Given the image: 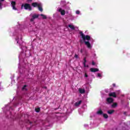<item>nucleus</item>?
<instances>
[{
    "instance_id": "f257e3e1",
    "label": "nucleus",
    "mask_w": 130,
    "mask_h": 130,
    "mask_svg": "<svg viewBox=\"0 0 130 130\" xmlns=\"http://www.w3.org/2000/svg\"><path fill=\"white\" fill-rule=\"evenodd\" d=\"M79 34L81 38L84 41V44L88 49H92L93 47V43L95 42V40L89 35H85L83 31H80Z\"/></svg>"
},
{
    "instance_id": "f03ea898",
    "label": "nucleus",
    "mask_w": 130,
    "mask_h": 130,
    "mask_svg": "<svg viewBox=\"0 0 130 130\" xmlns=\"http://www.w3.org/2000/svg\"><path fill=\"white\" fill-rule=\"evenodd\" d=\"M15 41L17 43V44L19 45V46H21V45H24V43L23 42V40H22L21 35H19L16 36L15 38Z\"/></svg>"
},
{
    "instance_id": "7ed1b4c3",
    "label": "nucleus",
    "mask_w": 130,
    "mask_h": 130,
    "mask_svg": "<svg viewBox=\"0 0 130 130\" xmlns=\"http://www.w3.org/2000/svg\"><path fill=\"white\" fill-rule=\"evenodd\" d=\"M32 7H34V8H36V7H38L39 11L40 12H42L43 11V9H42V4L40 3H33L31 4Z\"/></svg>"
},
{
    "instance_id": "20e7f679",
    "label": "nucleus",
    "mask_w": 130,
    "mask_h": 130,
    "mask_svg": "<svg viewBox=\"0 0 130 130\" xmlns=\"http://www.w3.org/2000/svg\"><path fill=\"white\" fill-rule=\"evenodd\" d=\"M21 9H24V10H28V11H31L32 8L31 6L29 4H24L21 5Z\"/></svg>"
},
{
    "instance_id": "39448f33",
    "label": "nucleus",
    "mask_w": 130,
    "mask_h": 130,
    "mask_svg": "<svg viewBox=\"0 0 130 130\" xmlns=\"http://www.w3.org/2000/svg\"><path fill=\"white\" fill-rule=\"evenodd\" d=\"M30 16L31 17L30 22H34V20H35V19H37V18L39 17V15L36 14H30Z\"/></svg>"
},
{
    "instance_id": "423d86ee",
    "label": "nucleus",
    "mask_w": 130,
    "mask_h": 130,
    "mask_svg": "<svg viewBox=\"0 0 130 130\" xmlns=\"http://www.w3.org/2000/svg\"><path fill=\"white\" fill-rule=\"evenodd\" d=\"M20 48L23 50V51H25V56L28 57V55L27 54V53H28V54H30V51L26 50L27 49V47L25 46H23V47H20Z\"/></svg>"
},
{
    "instance_id": "0eeeda50",
    "label": "nucleus",
    "mask_w": 130,
    "mask_h": 130,
    "mask_svg": "<svg viewBox=\"0 0 130 130\" xmlns=\"http://www.w3.org/2000/svg\"><path fill=\"white\" fill-rule=\"evenodd\" d=\"M57 12H59V13H60L61 16H64L66 15V11L60 8H58L57 9Z\"/></svg>"
},
{
    "instance_id": "6e6552de",
    "label": "nucleus",
    "mask_w": 130,
    "mask_h": 130,
    "mask_svg": "<svg viewBox=\"0 0 130 130\" xmlns=\"http://www.w3.org/2000/svg\"><path fill=\"white\" fill-rule=\"evenodd\" d=\"M11 6H12L13 10H14V11H17V8H16V7H15V6H16L15 2H14V1L11 2Z\"/></svg>"
},
{
    "instance_id": "1a4fd4ad",
    "label": "nucleus",
    "mask_w": 130,
    "mask_h": 130,
    "mask_svg": "<svg viewBox=\"0 0 130 130\" xmlns=\"http://www.w3.org/2000/svg\"><path fill=\"white\" fill-rule=\"evenodd\" d=\"M116 93L118 94L117 92H111L109 94V95L110 97H114V98H116Z\"/></svg>"
},
{
    "instance_id": "9d476101",
    "label": "nucleus",
    "mask_w": 130,
    "mask_h": 130,
    "mask_svg": "<svg viewBox=\"0 0 130 130\" xmlns=\"http://www.w3.org/2000/svg\"><path fill=\"white\" fill-rule=\"evenodd\" d=\"M68 17L70 21H73V20H75V16L73 15L72 14H70Z\"/></svg>"
},
{
    "instance_id": "9b49d317",
    "label": "nucleus",
    "mask_w": 130,
    "mask_h": 130,
    "mask_svg": "<svg viewBox=\"0 0 130 130\" xmlns=\"http://www.w3.org/2000/svg\"><path fill=\"white\" fill-rule=\"evenodd\" d=\"M90 70V72H92V73H96V72H99V69L97 68H91Z\"/></svg>"
},
{
    "instance_id": "f8f14e48",
    "label": "nucleus",
    "mask_w": 130,
    "mask_h": 130,
    "mask_svg": "<svg viewBox=\"0 0 130 130\" xmlns=\"http://www.w3.org/2000/svg\"><path fill=\"white\" fill-rule=\"evenodd\" d=\"M103 72H101V73H98L96 75V78H99V79H102L103 76Z\"/></svg>"
},
{
    "instance_id": "ddd939ff",
    "label": "nucleus",
    "mask_w": 130,
    "mask_h": 130,
    "mask_svg": "<svg viewBox=\"0 0 130 130\" xmlns=\"http://www.w3.org/2000/svg\"><path fill=\"white\" fill-rule=\"evenodd\" d=\"M78 91L79 92V93H80V94H84V93H85V90L83 88H79Z\"/></svg>"
},
{
    "instance_id": "4468645a",
    "label": "nucleus",
    "mask_w": 130,
    "mask_h": 130,
    "mask_svg": "<svg viewBox=\"0 0 130 130\" xmlns=\"http://www.w3.org/2000/svg\"><path fill=\"white\" fill-rule=\"evenodd\" d=\"M107 102H108V103H112V102H113V99L111 98H107Z\"/></svg>"
},
{
    "instance_id": "2eb2a0df",
    "label": "nucleus",
    "mask_w": 130,
    "mask_h": 130,
    "mask_svg": "<svg viewBox=\"0 0 130 130\" xmlns=\"http://www.w3.org/2000/svg\"><path fill=\"white\" fill-rule=\"evenodd\" d=\"M69 28H70V29H71L72 30H75V28H76L74 25L71 24L69 25Z\"/></svg>"
},
{
    "instance_id": "dca6fc26",
    "label": "nucleus",
    "mask_w": 130,
    "mask_h": 130,
    "mask_svg": "<svg viewBox=\"0 0 130 130\" xmlns=\"http://www.w3.org/2000/svg\"><path fill=\"white\" fill-rule=\"evenodd\" d=\"M103 113V112L102 111V109H99L96 112V114H99V115L102 114Z\"/></svg>"
},
{
    "instance_id": "f3484780",
    "label": "nucleus",
    "mask_w": 130,
    "mask_h": 130,
    "mask_svg": "<svg viewBox=\"0 0 130 130\" xmlns=\"http://www.w3.org/2000/svg\"><path fill=\"white\" fill-rule=\"evenodd\" d=\"M81 103H82V101L77 102L75 103V106L78 107V106H79V105H81Z\"/></svg>"
},
{
    "instance_id": "a211bd4d",
    "label": "nucleus",
    "mask_w": 130,
    "mask_h": 130,
    "mask_svg": "<svg viewBox=\"0 0 130 130\" xmlns=\"http://www.w3.org/2000/svg\"><path fill=\"white\" fill-rule=\"evenodd\" d=\"M5 2V0H0V10L3 9V2Z\"/></svg>"
},
{
    "instance_id": "6ab92c4d",
    "label": "nucleus",
    "mask_w": 130,
    "mask_h": 130,
    "mask_svg": "<svg viewBox=\"0 0 130 130\" xmlns=\"http://www.w3.org/2000/svg\"><path fill=\"white\" fill-rule=\"evenodd\" d=\"M86 62H87V60L86 59V57H85L83 62V66L85 68H86V67H88V66H86Z\"/></svg>"
},
{
    "instance_id": "aec40b11",
    "label": "nucleus",
    "mask_w": 130,
    "mask_h": 130,
    "mask_svg": "<svg viewBox=\"0 0 130 130\" xmlns=\"http://www.w3.org/2000/svg\"><path fill=\"white\" fill-rule=\"evenodd\" d=\"M114 111H115L114 110H110L108 111V113L109 114H112V113H113Z\"/></svg>"
},
{
    "instance_id": "412c9836",
    "label": "nucleus",
    "mask_w": 130,
    "mask_h": 130,
    "mask_svg": "<svg viewBox=\"0 0 130 130\" xmlns=\"http://www.w3.org/2000/svg\"><path fill=\"white\" fill-rule=\"evenodd\" d=\"M117 106V103H114L112 105V108H115V107H116Z\"/></svg>"
},
{
    "instance_id": "4be33fe9",
    "label": "nucleus",
    "mask_w": 130,
    "mask_h": 130,
    "mask_svg": "<svg viewBox=\"0 0 130 130\" xmlns=\"http://www.w3.org/2000/svg\"><path fill=\"white\" fill-rule=\"evenodd\" d=\"M75 14L76 15H82V14L81 13V11L80 10H76L75 11Z\"/></svg>"
},
{
    "instance_id": "5701e85b",
    "label": "nucleus",
    "mask_w": 130,
    "mask_h": 130,
    "mask_svg": "<svg viewBox=\"0 0 130 130\" xmlns=\"http://www.w3.org/2000/svg\"><path fill=\"white\" fill-rule=\"evenodd\" d=\"M24 54V53H21L19 56V59H20V60H22V56Z\"/></svg>"
},
{
    "instance_id": "b1692460",
    "label": "nucleus",
    "mask_w": 130,
    "mask_h": 130,
    "mask_svg": "<svg viewBox=\"0 0 130 130\" xmlns=\"http://www.w3.org/2000/svg\"><path fill=\"white\" fill-rule=\"evenodd\" d=\"M40 16L42 17L43 19H47V17H46V15H44V14H41Z\"/></svg>"
},
{
    "instance_id": "393cba45",
    "label": "nucleus",
    "mask_w": 130,
    "mask_h": 130,
    "mask_svg": "<svg viewBox=\"0 0 130 130\" xmlns=\"http://www.w3.org/2000/svg\"><path fill=\"white\" fill-rule=\"evenodd\" d=\"M84 127H85V128H89V125L87 124H84Z\"/></svg>"
},
{
    "instance_id": "a878e982",
    "label": "nucleus",
    "mask_w": 130,
    "mask_h": 130,
    "mask_svg": "<svg viewBox=\"0 0 130 130\" xmlns=\"http://www.w3.org/2000/svg\"><path fill=\"white\" fill-rule=\"evenodd\" d=\"M26 87H27V85H24L22 88L23 91H27V88H26Z\"/></svg>"
},
{
    "instance_id": "bb28decb",
    "label": "nucleus",
    "mask_w": 130,
    "mask_h": 130,
    "mask_svg": "<svg viewBox=\"0 0 130 130\" xmlns=\"http://www.w3.org/2000/svg\"><path fill=\"white\" fill-rule=\"evenodd\" d=\"M66 5V1L61 2V6H64Z\"/></svg>"
},
{
    "instance_id": "cd10ccee",
    "label": "nucleus",
    "mask_w": 130,
    "mask_h": 130,
    "mask_svg": "<svg viewBox=\"0 0 130 130\" xmlns=\"http://www.w3.org/2000/svg\"><path fill=\"white\" fill-rule=\"evenodd\" d=\"M36 112H39L40 111V108H37L35 109Z\"/></svg>"
},
{
    "instance_id": "c85d7f7f",
    "label": "nucleus",
    "mask_w": 130,
    "mask_h": 130,
    "mask_svg": "<svg viewBox=\"0 0 130 130\" xmlns=\"http://www.w3.org/2000/svg\"><path fill=\"white\" fill-rule=\"evenodd\" d=\"M103 116H104V118H108V115L107 114H104Z\"/></svg>"
},
{
    "instance_id": "c756f323",
    "label": "nucleus",
    "mask_w": 130,
    "mask_h": 130,
    "mask_svg": "<svg viewBox=\"0 0 130 130\" xmlns=\"http://www.w3.org/2000/svg\"><path fill=\"white\" fill-rule=\"evenodd\" d=\"M92 56L94 57V58H96V53H93Z\"/></svg>"
},
{
    "instance_id": "7c9ffc66",
    "label": "nucleus",
    "mask_w": 130,
    "mask_h": 130,
    "mask_svg": "<svg viewBox=\"0 0 130 130\" xmlns=\"http://www.w3.org/2000/svg\"><path fill=\"white\" fill-rule=\"evenodd\" d=\"M74 57H75V58H78L79 56L77 54H75Z\"/></svg>"
},
{
    "instance_id": "2f4dec72",
    "label": "nucleus",
    "mask_w": 130,
    "mask_h": 130,
    "mask_svg": "<svg viewBox=\"0 0 130 130\" xmlns=\"http://www.w3.org/2000/svg\"><path fill=\"white\" fill-rule=\"evenodd\" d=\"M18 68L19 69H21V62H19V63Z\"/></svg>"
},
{
    "instance_id": "473e14b6",
    "label": "nucleus",
    "mask_w": 130,
    "mask_h": 130,
    "mask_svg": "<svg viewBox=\"0 0 130 130\" xmlns=\"http://www.w3.org/2000/svg\"><path fill=\"white\" fill-rule=\"evenodd\" d=\"M84 77H85V78H88V75H87V73L85 74Z\"/></svg>"
},
{
    "instance_id": "72a5a7b5",
    "label": "nucleus",
    "mask_w": 130,
    "mask_h": 130,
    "mask_svg": "<svg viewBox=\"0 0 130 130\" xmlns=\"http://www.w3.org/2000/svg\"><path fill=\"white\" fill-rule=\"evenodd\" d=\"M83 51H84V49H81V50H80V52H81V53H83Z\"/></svg>"
},
{
    "instance_id": "f704fd0d",
    "label": "nucleus",
    "mask_w": 130,
    "mask_h": 130,
    "mask_svg": "<svg viewBox=\"0 0 130 130\" xmlns=\"http://www.w3.org/2000/svg\"><path fill=\"white\" fill-rule=\"evenodd\" d=\"M32 2V0H27L28 3H31Z\"/></svg>"
},
{
    "instance_id": "c9c22d12",
    "label": "nucleus",
    "mask_w": 130,
    "mask_h": 130,
    "mask_svg": "<svg viewBox=\"0 0 130 130\" xmlns=\"http://www.w3.org/2000/svg\"><path fill=\"white\" fill-rule=\"evenodd\" d=\"M67 9L68 11L71 10V8L70 7H67Z\"/></svg>"
},
{
    "instance_id": "e433bc0d",
    "label": "nucleus",
    "mask_w": 130,
    "mask_h": 130,
    "mask_svg": "<svg viewBox=\"0 0 130 130\" xmlns=\"http://www.w3.org/2000/svg\"><path fill=\"white\" fill-rule=\"evenodd\" d=\"M92 66H95V63L94 62V61H92Z\"/></svg>"
},
{
    "instance_id": "4c0bfd02",
    "label": "nucleus",
    "mask_w": 130,
    "mask_h": 130,
    "mask_svg": "<svg viewBox=\"0 0 130 130\" xmlns=\"http://www.w3.org/2000/svg\"><path fill=\"white\" fill-rule=\"evenodd\" d=\"M113 86L115 87V84H113Z\"/></svg>"
},
{
    "instance_id": "58836bf2",
    "label": "nucleus",
    "mask_w": 130,
    "mask_h": 130,
    "mask_svg": "<svg viewBox=\"0 0 130 130\" xmlns=\"http://www.w3.org/2000/svg\"><path fill=\"white\" fill-rule=\"evenodd\" d=\"M124 114L125 115V114H126V112H124Z\"/></svg>"
},
{
    "instance_id": "ea45409f",
    "label": "nucleus",
    "mask_w": 130,
    "mask_h": 130,
    "mask_svg": "<svg viewBox=\"0 0 130 130\" xmlns=\"http://www.w3.org/2000/svg\"><path fill=\"white\" fill-rule=\"evenodd\" d=\"M128 99L129 100H130V97L128 98Z\"/></svg>"
},
{
    "instance_id": "a19ab883",
    "label": "nucleus",
    "mask_w": 130,
    "mask_h": 130,
    "mask_svg": "<svg viewBox=\"0 0 130 130\" xmlns=\"http://www.w3.org/2000/svg\"><path fill=\"white\" fill-rule=\"evenodd\" d=\"M119 93H120V90H119Z\"/></svg>"
},
{
    "instance_id": "79ce46f5",
    "label": "nucleus",
    "mask_w": 130,
    "mask_h": 130,
    "mask_svg": "<svg viewBox=\"0 0 130 130\" xmlns=\"http://www.w3.org/2000/svg\"><path fill=\"white\" fill-rule=\"evenodd\" d=\"M87 32H88V31L86 30V31H85V33Z\"/></svg>"
},
{
    "instance_id": "37998d69",
    "label": "nucleus",
    "mask_w": 130,
    "mask_h": 130,
    "mask_svg": "<svg viewBox=\"0 0 130 130\" xmlns=\"http://www.w3.org/2000/svg\"><path fill=\"white\" fill-rule=\"evenodd\" d=\"M32 31H35V30H34V29H32Z\"/></svg>"
},
{
    "instance_id": "c03bdc74",
    "label": "nucleus",
    "mask_w": 130,
    "mask_h": 130,
    "mask_svg": "<svg viewBox=\"0 0 130 130\" xmlns=\"http://www.w3.org/2000/svg\"><path fill=\"white\" fill-rule=\"evenodd\" d=\"M67 13H68V11H67Z\"/></svg>"
}]
</instances>
